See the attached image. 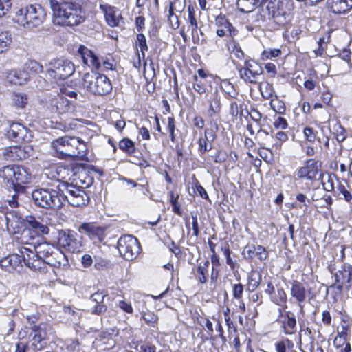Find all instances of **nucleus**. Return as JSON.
Here are the masks:
<instances>
[{
  "mask_svg": "<svg viewBox=\"0 0 352 352\" xmlns=\"http://www.w3.org/2000/svg\"><path fill=\"white\" fill-rule=\"evenodd\" d=\"M51 146L56 157L63 160L87 161L88 147L80 138L75 136H63L54 140Z\"/></svg>",
  "mask_w": 352,
  "mask_h": 352,
  "instance_id": "obj_1",
  "label": "nucleus"
},
{
  "mask_svg": "<svg viewBox=\"0 0 352 352\" xmlns=\"http://www.w3.org/2000/svg\"><path fill=\"white\" fill-rule=\"evenodd\" d=\"M52 11L54 24L63 26H74L85 21V16L80 6L72 1L49 0Z\"/></svg>",
  "mask_w": 352,
  "mask_h": 352,
  "instance_id": "obj_2",
  "label": "nucleus"
},
{
  "mask_svg": "<svg viewBox=\"0 0 352 352\" xmlns=\"http://www.w3.org/2000/svg\"><path fill=\"white\" fill-rule=\"evenodd\" d=\"M0 178L12 187L16 192H23V184L31 182L32 174L29 169L20 166H6L0 170Z\"/></svg>",
  "mask_w": 352,
  "mask_h": 352,
  "instance_id": "obj_3",
  "label": "nucleus"
},
{
  "mask_svg": "<svg viewBox=\"0 0 352 352\" xmlns=\"http://www.w3.org/2000/svg\"><path fill=\"white\" fill-rule=\"evenodd\" d=\"M32 197L36 206L46 209H59L64 201L60 186L56 188L47 187L35 189L32 192Z\"/></svg>",
  "mask_w": 352,
  "mask_h": 352,
  "instance_id": "obj_4",
  "label": "nucleus"
},
{
  "mask_svg": "<svg viewBox=\"0 0 352 352\" xmlns=\"http://www.w3.org/2000/svg\"><path fill=\"white\" fill-rule=\"evenodd\" d=\"M47 14L40 5H30L16 13V22L28 30L39 28L46 20Z\"/></svg>",
  "mask_w": 352,
  "mask_h": 352,
  "instance_id": "obj_5",
  "label": "nucleus"
},
{
  "mask_svg": "<svg viewBox=\"0 0 352 352\" xmlns=\"http://www.w3.org/2000/svg\"><path fill=\"white\" fill-rule=\"evenodd\" d=\"M45 67V78L56 84L69 78L75 72L74 64L63 58L52 59Z\"/></svg>",
  "mask_w": 352,
  "mask_h": 352,
  "instance_id": "obj_6",
  "label": "nucleus"
},
{
  "mask_svg": "<svg viewBox=\"0 0 352 352\" xmlns=\"http://www.w3.org/2000/svg\"><path fill=\"white\" fill-rule=\"evenodd\" d=\"M82 86L96 95H106L112 90L110 80L105 75L94 72L84 74Z\"/></svg>",
  "mask_w": 352,
  "mask_h": 352,
  "instance_id": "obj_7",
  "label": "nucleus"
},
{
  "mask_svg": "<svg viewBox=\"0 0 352 352\" xmlns=\"http://www.w3.org/2000/svg\"><path fill=\"white\" fill-rule=\"evenodd\" d=\"M292 7L289 0H270L266 6L269 17L281 26L290 21Z\"/></svg>",
  "mask_w": 352,
  "mask_h": 352,
  "instance_id": "obj_8",
  "label": "nucleus"
},
{
  "mask_svg": "<svg viewBox=\"0 0 352 352\" xmlns=\"http://www.w3.org/2000/svg\"><path fill=\"white\" fill-rule=\"evenodd\" d=\"M117 248L120 255L128 261L135 258L141 251L140 242L132 235L121 236L118 241Z\"/></svg>",
  "mask_w": 352,
  "mask_h": 352,
  "instance_id": "obj_9",
  "label": "nucleus"
},
{
  "mask_svg": "<svg viewBox=\"0 0 352 352\" xmlns=\"http://www.w3.org/2000/svg\"><path fill=\"white\" fill-rule=\"evenodd\" d=\"M57 244L59 248L72 253L81 252L82 243L78 234L72 230H61L58 232Z\"/></svg>",
  "mask_w": 352,
  "mask_h": 352,
  "instance_id": "obj_10",
  "label": "nucleus"
},
{
  "mask_svg": "<svg viewBox=\"0 0 352 352\" xmlns=\"http://www.w3.org/2000/svg\"><path fill=\"white\" fill-rule=\"evenodd\" d=\"M34 323V321L32 322ZM30 333L29 337L31 338V346L34 351H41L46 344L47 333L44 324H32L30 327Z\"/></svg>",
  "mask_w": 352,
  "mask_h": 352,
  "instance_id": "obj_11",
  "label": "nucleus"
},
{
  "mask_svg": "<svg viewBox=\"0 0 352 352\" xmlns=\"http://www.w3.org/2000/svg\"><path fill=\"white\" fill-rule=\"evenodd\" d=\"M105 230V227L98 226L96 223H83L78 228V231L87 234L94 243H100L104 241Z\"/></svg>",
  "mask_w": 352,
  "mask_h": 352,
  "instance_id": "obj_12",
  "label": "nucleus"
},
{
  "mask_svg": "<svg viewBox=\"0 0 352 352\" xmlns=\"http://www.w3.org/2000/svg\"><path fill=\"white\" fill-rule=\"evenodd\" d=\"M19 253L21 254L22 263L27 267L33 270L41 269L43 263L34 250H31L30 248L21 246L19 248Z\"/></svg>",
  "mask_w": 352,
  "mask_h": 352,
  "instance_id": "obj_13",
  "label": "nucleus"
},
{
  "mask_svg": "<svg viewBox=\"0 0 352 352\" xmlns=\"http://www.w3.org/2000/svg\"><path fill=\"white\" fill-rule=\"evenodd\" d=\"M33 151V148L30 145L14 146L7 148L4 155L10 160H21L31 156Z\"/></svg>",
  "mask_w": 352,
  "mask_h": 352,
  "instance_id": "obj_14",
  "label": "nucleus"
},
{
  "mask_svg": "<svg viewBox=\"0 0 352 352\" xmlns=\"http://www.w3.org/2000/svg\"><path fill=\"white\" fill-rule=\"evenodd\" d=\"M215 25L217 27L216 33L220 37H233L237 33V31L225 16H217L215 19Z\"/></svg>",
  "mask_w": 352,
  "mask_h": 352,
  "instance_id": "obj_15",
  "label": "nucleus"
},
{
  "mask_svg": "<svg viewBox=\"0 0 352 352\" xmlns=\"http://www.w3.org/2000/svg\"><path fill=\"white\" fill-rule=\"evenodd\" d=\"M100 8L103 12L106 21L109 26L116 27L119 25L122 17L116 8L108 4H100Z\"/></svg>",
  "mask_w": 352,
  "mask_h": 352,
  "instance_id": "obj_16",
  "label": "nucleus"
},
{
  "mask_svg": "<svg viewBox=\"0 0 352 352\" xmlns=\"http://www.w3.org/2000/svg\"><path fill=\"white\" fill-rule=\"evenodd\" d=\"M25 227L32 230L37 235H46L49 234L50 228L43 223V220L36 219L33 216L25 217Z\"/></svg>",
  "mask_w": 352,
  "mask_h": 352,
  "instance_id": "obj_17",
  "label": "nucleus"
},
{
  "mask_svg": "<svg viewBox=\"0 0 352 352\" xmlns=\"http://www.w3.org/2000/svg\"><path fill=\"white\" fill-rule=\"evenodd\" d=\"M207 103L208 105V113L210 117H213L221 111V96L217 90L206 95Z\"/></svg>",
  "mask_w": 352,
  "mask_h": 352,
  "instance_id": "obj_18",
  "label": "nucleus"
},
{
  "mask_svg": "<svg viewBox=\"0 0 352 352\" xmlns=\"http://www.w3.org/2000/svg\"><path fill=\"white\" fill-rule=\"evenodd\" d=\"M67 258L59 248H54L52 254L49 255L44 263L54 267H60L67 264Z\"/></svg>",
  "mask_w": 352,
  "mask_h": 352,
  "instance_id": "obj_19",
  "label": "nucleus"
},
{
  "mask_svg": "<svg viewBox=\"0 0 352 352\" xmlns=\"http://www.w3.org/2000/svg\"><path fill=\"white\" fill-rule=\"evenodd\" d=\"M78 53L80 54L83 63L92 69H98L100 63L96 55L89 49L80 45L78 49Z\"/></svg>",
  "mask_w": 352,
  "mask_h": 352,
  "instance_id": "obj_20",
  "label": "nucleus"
},
{
  "mask_svg": "<svg viewBox=\"0 0 352 352\" xmlns=\"http://www.w3.org/2000/svg\"><path fill=\"white\" fill-rule=\"evenodd\" d=\"M5 218L8 228L10 227L14 230L21 228L23 225L25 226V219L18 211L10 210L5 214Z\"/></svg>",
  "mask_w": 352,
  "mask_h": 352,
  "instance_id": "obj_21",
  "label": "nucleus"
},
{
  "mask_svg": "<svg viewBox=\"0 0 352 352\" xmlns=\"http://www.w3.org/2000/svg\"><path fill=\"white\" fill-rule=\"evenodd\" d=\"M352 267L344 266L342 270H338L335 274L336 282L337 283V289L342 290L345 286L348 288L351 278Z\"/></svg>",
  "mask_w": 352,
  "mask_h": 352,
  "instance_id": "obj_22",
  "label": "nucleus"
},
{
  "mask_svg": "<svg viewBox=\"0 0 352 352\" xmlns=\"http://www.w3.org/2000/svg\"><path fill=\"white\" fill-rule=\"evenodd\" d=\"M290 294L292 297L298 302L300 309L302 310L303 307L301 303L307 298V290L304 284L298 280H294L292 284Z\"/></svg>",
  "mask_w": 352,
  "mask_h": 352,
  "instance_id": "obj_23",
  "label": "nucleus"
},
{
  "mask_svg": "<svg viewBox=\"0 0 352 352\" xmlns=\"http://www.w3.org/2000/svg\"><path fill=\"white\" fill-rule=\"evenodd\" d=\"M328 4L336 14H344L352 9V0H328Z\"/></svg>",
  "mask_w": 352,
  "mask_h": 352,
  "instance_id": "obj_24",
  "label": "nucleus"
},
{
  "mask_svg": "<svg viewBox=\"0 0 352 352\" xmlns=\"http://www.w3.org/2000/svg\"><path fill=\"white\" fill-rule=\"evenodd\" d=\"M55 247L48 242H42L34 244V250L37 253V256L41 260L42 263H44L47 257L52 254L53 250Z\"/></svg>",
  "mask_w": 352,
  "mask_h": 352,
  "instance_id": "obj_25",
  "label": "nucleus"
},
{
  "mask_svg": "<svg viewBox=\"0 0 352 352\" xmlns=\"http://www.w3.org/2000/svg\"><path fill=\"white\" fill-rule=\"evenodd\" d=\"M247 256L246 258L253 259L257 258L261 261L266 259L267 257V252L262 245H251L246 246L245 248Z\"/></svg>",
  "mask_w": 352,
  "mask_h": 352,
  "instance_id": "obj_26",
  "label": "nucleus"
},
{
  "mask_svg": "<svg viewBox=\"0 0 352 352\" xmlns=\"http://www.w3.org/2000/svg\"><path fill=\"white\" fill-rule=\"evenodd\" d=\"M8 81L14 85H23L29 78L28 74L21 70H11L8 73Z\"/></svg>",
  "mask_w": 352,
  "mask_h": 352,
  "instance_id": "obj_27",
  "label": "nucleus"
},
{
  "mask_svg": "<svg viewBox=\"0 0 352 352\" xmlns=\"http://www.w3.org/2000/svg\"><path fill=\"white\" fill-rule=\"evenodd\" d=\"M61 187L63 188H61V192H63V195L64 196V201L65 199L67 200L69 204H71V199H75L82 189V188H80L76 186L68 183L63 184Z\"/></svg>",
  "mask_w": 352,
  "mask_h": 352,
  "instance_id": "obj_28",
  "label": "nucleus"
},
{
  "mask_svg": "<svg viewBox=\"0 0 352 352\" xmlns=\"http://www.w3.org/2000/svg\"><path fill=\"white\" fill-rule=\"evenodd\" d=\"M185 0H174L173 1L170 2L169 9H168V16L169 20H171V17H175L176 19V21L175 25H173L174 28H179V23L177 19V16L174 14V12L177 11L178 12H182L184 8H185Z\"/></svg>",
  "mask_w": 352,
  "mask_h": 352,
  "instance_id": "obj_29",
  "label": "nucleus"
},
{
  "mask_svg": "<svg viewBox=\"0 0 352 352\" xmlns=\"http://www.w3.org/2000/svg\"><path fill=\"white\" fill-rule=\"evenodd\" d=\"M281 324L285 334H293L296 331V320L293 314L290 316L287 314L283 316Z\"/></svg>",
  "mask_w": 352,
  "mask_h": 352,
  "instance_id": "obj_30",
  "label": "nucleus"
},
{
  "mask_svg": "<svg viewBox=\"0 0 352 352\" xmlns=\"http://www.w3.org/2000/svg\"><path fill=\"white\" fill-rule=\"evenodd\" d=\"M321 162L316 161L314 159L308 160L305 162V166L307 170L309 180L311 181L316 179V175L321 169Z\"/></svg>",
  "mask_w": 352,
  "mask_h": 352,
  "instance_id": "obj_31",
  "label": "nucleus"
},
{
  "mask_svg": "<svg viewBox=\"0 0 352 352\" xmlns=\"http://www.w3.org/2000/svg\"><path fill=\"white\" fill-rule=\"evenodd\" d=\"M236 69L239 72V76L245 82L256 84L257 83V78L259 76L256 75L255 72H250L245 67L238 65Z\"/></svg>",
  "mask_w": 352,
  "mask_h": 352,
  "instance_id": "obj_32",
  "label": "nucleus"
},
{
  "mask_svg": "<svg viewBox=\"0 0 352 352\" xmlns=\"http://www.w3.org/2000/svg\"><path fill=\"white\" fill-rule=\"evenodd\" d=\"M236 6L239 10L243 13L251 12L258 7L255 0H238Z\"/></svg>",
  "mask_w": 352,
  "mask_h": 352,
  "instance_id": "obj_33",
  "label": "nucleus"
},
{
  "mask_svg": "<svg viewBox=\"0 0 352 352\" xmlns=\"http://www.w3.org/2000/svg\"><path fill=\"white\" fill-rule=\"evenodd\" d=\"M188 22L190 23L191 32L193 34L198 29V23L197 20V14L195 8L192 5L188 6Z\"/></svg>",
  "mask_w": 352,
  "mask_h": 352,
  "instance_id": "obj_34",
  "label": "nucleus"
},
{
  "mask_svg": "<svg viewBox=\"0 0 352 352\" xmlns=\"http://www.w3.org/2000/svg\"><path fill=\"white\" fill-rule=\"evenodd\" d=\"M22 124L19 122H12L10 124L9 129L6 132V136L10 140L18 142L19 133H21Z\"/></svg>",
  "mask_w": 352,
  "mask_h": 352,
  "instance_id": "obj_35",
  "label": "nucleus"
},
{
  "mask_svg": "<svg viewBox=\"0 0 352 352\" xmlns=\"http://www.w3.org/2000/svg\"><path fill=\"white\" fill-rule=\"evenodd\" d=\"M12 42V34L8 31L0 33V53L8 50Z\"/></svg>",
  "mask_w": 352,
  "mask_h": 352,
  "instance_id": "obj_36",
  "label": "nucleus"
},
{
  "mask_svg": "<svg viewBox=\"0 0 352 352\" xmlns=\"http://www.w3.org/2000/svg\"><path fill=\"white\" fill-rule=\"evenodd\" d=\"M89 197L84 190L83 188L80 190L78 195L75 198L71 199V205L75 207H80L88 204Z\"/></svg>",
  "mask_w": 352,
  "mask_h": 352,
  "instance_id": "obj_37",
  "label": "nucleus"
},
{
  "mask_svg": "<svg viewBox=\"0 0 352 352\" xmlns=\"http://www.w3.org/2000/svg\"><path fill=\"white\" fill-rule=\"evenodd\" d=\"M119 148L129 155H132L135 151L134 142L129 138H124L120 141Z\"/></svg>",
  "mask_w": 352,
  "mask_h": 352,
  "instance_id": "obj_38",
  "label": "nucleus"
},
{
  "mask_svg": "<svg viewBox=\"0 0 352 352\" xmlns=\"http://www.w3.org/2000/svg\"><path fill=\"white\" fill-rule=\"evenodd\" d=\"M261 275L258 273L253 272L248 277L247 289L249 292H254L259 285L261 281Z\"/></svg>",
  "mask_w": 352,
  "mask_h": 352,
  "instance_id": "obj_39",
  "label": "nucleus"
},
{
  "mask_svg": "<svg viewBox=\"0 0 352 352\" xmlns=\"http://www.w3.org/2000/svg\"><path fill=\"white\" fill-rule=\"evenodd\" d=\"M272 300L278 305H283L287 302V294L283 288H278L272 295Z\"/></svg>",
  "mask_w": 352,
  "mask_h": 352,
  "instance_id": "obj_40",
  "label": "nucleus"
},
{
  "mask_svg": "<svg viewBox=\"0 0 352 352\" xmlns=\"http://www.w3.org/2000/svg\"><path fill=\"white\" fill-rule=\"evenodd\" d=\"M228 50L234 54V56L239 59H243L244 58V53L241 50L239 44L234 40L230 41L228 43Z\"/></svg>",
  "mask_w": 352,
  "mask_h": 352,
  "instance_id": "obj_41",
  "label": "nucleus"
},
{
  "mask_svg": "<svg viewBox=\"0 0 352 352\" xmlns=\"http://www.w3.org/2000/svg\"><path fill=\"white\" fill-rule=\"evenodd\" d=\"M12 100L14 105L19 108H24L28 103V98L25 94H13Z\"/></svg>",
  "mask_w": 352,
  "mask_h": 352,
  "instance_id": "obj_42",
  "label": "nucleus"
},
{
  "mask_svg": "<svg viewBox=\"0 0 352 352\" xmlns=\"http://www.w3.org/2000/svg\"><path fill=\"white\" fill-rule=\"evenodd\" d=\"M294 343L289 339H284L275 343L276 352H286L287 349H292Z\"/></svg>",
  "mask_w": 352,
  "mask_h": 352,
  "instance_id": "obj_43",
  "label": "nucleus"
},
{
  "mask_svg": "<svg viewBox=\"0 0 352 352\" xmlns=\"http://www.w3.org/2000/svg\"><path fill=\"white\" fill-rule=\"evenodd\" d=\"M270 106L272 109L279 114H282L285 111V106L283 102L278 100L276 95L274 98L271 99Z\"/></svg>",
  "mask_w": 352,
  "mask_h": 352,
  "instance_id": "obj_44",
  "label": "nucleus"
},
{
  "mask_svg": "<svg viewBox=\"0 0 352 352\" xmlns=\"http://www.w3.org/2000/svg\"><path fill=\"white\" fill-rule=\"evenodd\" d=\"M33 137V132L22 124V129H21V133H19L18 142L23 141L25 142H30L32 141Z\"/></svg>",
  "mask_w": 352,
  "mask_h": 352,
  "instance_id": "obj_45",
  "label": "nucleus"
},
{
  "mask_svg": "<svg viewBox=\"0 0 352 352\" xmlns=\"http://www.w3.org/2000/svg\"><path fill=\"white\" fill-rule=\"evenodd\" d=\"M250 72H255L256 75L260 76L263 74V68L254 60H248L245 61V65L243 66Z\"/></svg>",
  "mask_w": 352,
  "mask_h": 352,
  "instance_id": "obj_46",
  "label": "nucleus"
},
{
  "mask_svg": "<svg viewBox=\"0 0 352 352\" xmlns=\"http://www.w3.org/2000/svg\"><path fill=\"white\" fill-rule=\"evenodd\" d=\"M136 45L139 46L140 48V51L142 53V58L145 56V51L148 50L146 39L145 36L143 34H138L136 36Z\"/></svg>",
  "mask_w": 352,
  "mask_h": 352,
  "instance_id": "obj_47",
  "label": "nucleus"
},
{
  "mask_svg": "<svg viewBox=\"0 0 352 352\" xmlns=\"http://www.w3.org/2000/svg\"><path fill=\"white\" fill-rule=\"evenodd\" d=\"M7 257L10 263L12 269H15L16 267L21 265L22 258L19 253V248L17 252L9 254Z\"/></svg>",
  "mask_w": 352,
  "mask_h": 352,
  "instance_id": "obj_48",
  "label": "nucleus"
},
{
  "mask_svg": "<svg viewBox=\"0 0 352 352\" xmlns=\"http://www.w3.org/2000/svg\"><path fill=\"white\" fill-rule=\"evenodd\" d=\"M169 197L170 202L173 207V211L177 215L181 216L182 214V211L180 208V204L178 202L179 195L175 197L174 192L173 191H170L169 192Z\"/></svg>",
  "mask_w": 352,
  "mask_h": 352,
  "instance_id": "obj_49",
  "label": "nucleus"
},
{
  "mask_svg": "<svg viewBox=\"0 0 352 352\" xmlns=\"http://www.w3.org/2000/svg\"><path fill=\"white\" fill-rule=\"evenodd\" d=\"M225 93L230 98H235L238 96V92L234 85L230 82L226 80L221 85Z\"/></svg>",
  "mask_w": 352,
  "mask_h": 352,
  "instance_id": "obj_50",
  "label": "nucleus"
},
{
  "mask_svg": "<svg viewBox=\"0 0 352 352\" xmlns=\"http://www.w3.org/2000/svg\"><path fill=\"white\" fill-rule=\"evenodd\" d=\"M144 320L150 326L155 327L158 317L152 311L144 312L142 316Z\"/></svg>",
  "mask_w": 352,
  "mask_h": 352,
  "instance_id": "obj_51",
  "label": "nucleus"
},
{
  "mask_svg": "<svg viewBox=\"0 0 352 352\" xmlns=\"http://www.w3.org/2000/svg\"><path fill=\"white\" fill-rule=\"evenodd\" d=\"M209 265V262L206 261L204 265H199L197 267V272L199 274L198 279L201 283H205L207 281L206 273L207 272V268Z\"/></svg>",
  "mask_w": 352,
  "mask_h": 352,
  "instance_id": "obj_52",
  "label": "nucleus"
},
{
  "mask_svg": "<svg viewBox=\"0 0 352 352\" xmlns=\"http://www.w3.org/2000/svg\"><path fill=\"white\" fill-rule=\"evenodd\" d=\"M281 51L279 49H270L264 50L261 54L263 60L278 57L280 55Z\"/></svg>",
  "mask_w": 352,
  "mask_h": 352,
  "instance_id": "obj_53",
  "label": "nucleus"
},
{
  "mask_svg": "<svg viewBox=\"0 0 352 352\" xmlns=\"http://www.w3.org/2000/svg\"><path fill=\"white\" fill-rule=\"evenodd\" d=\"M26 65L27 68L30 71L36 74L43 72V65L36 60H30L28 63H27Z\"/></svg>",
  "mask_w": 352,
  "mask_h": 352,
  "instance_id": "obj_54",
  "label": "nucleus"
},
{
  "mask_svg": "<svg viewBox=\"0 0 352 352\" xmlns=\"http://www.w3.org/2000/svg\"><path fill=\"white\" fill-rule=\"evenodd\" d=\"M322 183L325 190L330 192L334 189V184L331 175L323 177L322 178Z\"/></svg>",
  "mask_w": 352,
  "mask_h": 352,
  "instance_id": "obj_55",
  "label": "nucleus"
},
{
  "mask_svg": "<svg viewBox=\"0 0 352 352\" xmlns=\"http://www.w3.org/2000/svg\"><path fill=\"white\" fill-rule=\"evenodd\" d=\"M11 7V0H0V17L4 16Z\"/></svg>",
  "mask_w": 352,
  "mask_h": 352,
  "instance_id": "obj_56",
  "label": "nucleus"
},
{
  "mask_svg": "<svg viewBox=\"0 0 352 352\" xmlns=\"http://www.w3.org/2000/svg\"><path fill=\"white\" fill-rule=\"evenodd\" d=\"M95 267L98 270H102L109 265V261L100 257L95 256Z\"/></svg>",
  "mask_w": 352,
  "mask_h": 352,
  "instance_id": "obj_57",
  "label": "nucleus"
},
{
  "mask_svg": "<svg viewBox=\"0 0 352 352\" xmlns=\"http://www.w3.org/2000/svg\"><path fill=\"white\" fill-rule=\"evenodd\" d=\"M233 296L236 299H241L243 296V286L242 284H234L232 287Z\"/></svg>",
  "mask_w": 352,
  "mask_h": 352,
  "instance_id": "obj_58",
  "label": "nucleus"
},
{
  "mask_svg": "<svg viewBox=\"0 0 352 352\" xmlns=\"http://www.w3.org/2000/svg\"><path fill=\"white\" fill-rule=\"evenodd\" d=\"M304 134L307 141L314 142L316 138V133L314 129L311 127H305L304 129Z\"/></svg>",
  "mask_w": 352,
  "mask_h": 352,
  "instance_id": "obj_59",
  "label": "nucleus"
},
{
  "mask_svg": "<svg viewBox=\"0 0 352 352\" xmlns=\"http://www.w3.org/2000/svg\"><path fill=\"white\" fill-rule=\"evenodd\" d=\"M118 307L126 313H133V309L130 302H128L125 300H120L118 302Z\"/></svg>",
  "mask_w": 352,
  "mask_h": 352,
  "instance_id": "obj_60",
  "label": "nucleus"
},
{
  "mask_svg": "<svg viewBox=\"0 0 352 352\" xmlns=\"http://www.w3.org/2000/svg\"><path fill=\"white\" fill-rule=\"evenodd\" d=\"M106 296V294L98 292L91 296V300L96 303H102Z\"/></svg>",
  "mask_w": 352,
  "mask_h": 352,
  "instance_id": "obj_61",
  "label": "nucleus"
},
{
  "mask_svg": "<svg viewBox=\"0 0 352 352\" xmlns=\"http://www.w3.org/2000/svg\"><path fill=\"white\" fill-rule=\"evenodd\" d=\"M195 82L193 84L194 89L199 94L205 92L206 88L204 85L198 81V78L196 75L194 76Z\"/></svg>",
  "mask_w": 352,
  "mask_h": 352,
  "instance_id": "obj_62",
  "label": "nucleus"
},
{
  "mask_svg": "<svg viewBox=\"0 0 352 352\" xmlns=\"http://www.w3.org/2000/svg\"><path fill=\"white\" fill-rule=\"evenodd\" d=\"M274 125L276 128L285 129L287 126L286 120L283 117H278L274 122Z\"/></svg>",
  "mask_w": 352,
  "mask_h": 352,
  "instance_id": "obj_63",
  "label": "nucleus"
},
{
  "mask_svg": "<svg viewBox=\"0 0 352 352\" xmlns=\"http://www.w3.org/2000/svg\"><path fill=\"white\" fill-rule=\"evenodd\" d=\"M28 349V342H18L16 343V349L14 352H26Z\"/></svg>",
  "mask_w": 352,
  "mask_h": 352,
  "instance_id": "obj_64",
  "label": "nucleus"
}]
</instances>
